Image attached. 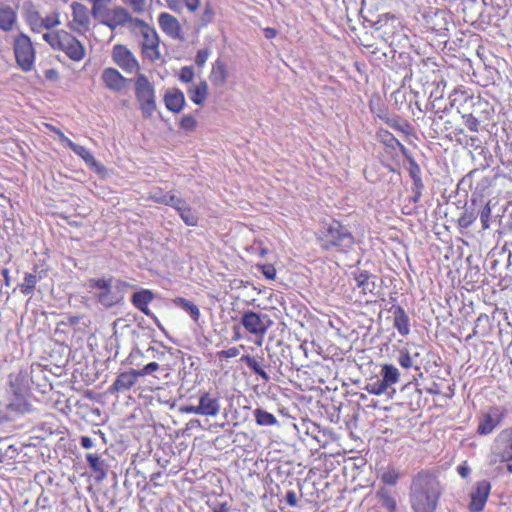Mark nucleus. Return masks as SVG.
<instances>
[{
  "mask_svg": "<svg viewBox=\"0 0 512 512\" xmlns=\"http://www.w3.org/2000/svg\"><path fill=\"white\" fill-rule=\"evenodd\" d=\"M443 488L438 477L421 470L412 478L410 504L413 512H436Z\"/></svg>",
  "mask_w": 512,
  "mask_h": 512,
  "instance_id": "f257e3e1",
  "label": "nucleus"
},
{
  "mask_svg": "<svg viewBox=\"0 0 512 512\" xmlns=\"http://www.w3.org/2000/svg\"><path fill=\"white\" fill-rule=\"evenodd\" d=\"M43 39L52 50L62 52L73 62H81L87 56L85 44L66 30L44 33Z\"/></svg>",
  "mask_w": 512,
  "mask_h": 512,
  "instance_id": "f03ea898",
  "label": "nucleus"
},
{
  "mask_svg": "<svg viewBox=\"0 0 512 512\" xmlns=\"http://www.w3.org/2000/svg\"><path fill=\"white\" fill-rule=\"evenodd\" d=\"M317 240L324 251H344L345 247L354 243V236L340 221L333 219L322 223Z\"/></svg>",
  "mask_w": 512,
  "mask_h": 512,
  "instance_id": "7ed1b4c3",
  "label": "nucleus"
},
{
  "mask_svg": "<svg viewBox=\"0 0 512 512\" xmlns=\"http://www.w3.org/2000/svg\"><path fill=\"white\" fill-rule=\"evenodd\" d=\"M24 20L33 33H51L56 32L61 25L60 12L53 10L43 16L34 4H29L24 10Z\"/></svg>",
  "mask_w": 512,
  "mask_h": 512,
  "instance_id": "20e7f679",
  "label": "nucleus"
},
{
  "mask_svg": "<svg viewBox=\"0 0 512 512\" xmlns=\"http://www.w3.org/2000/svg\"><path fill=\"white\" fill-rule=\"evenodd\" d=\"M134 91L142 118L150 119L157 108L153 83L144 74H138L134 80Z\"/></svg>",
  "mask_w": 512,
  "mask_h": 512,
  "instance_id": "39448f33",
  "label": "nucleus"
},
{
  "mask_svg": "<svg viewBox=\"0 0 512 512\" xmlns=\"http://www.w3.org/2000/svg\"><path fill=\"white\" fill-rule=\"evenodd\" d=\"M240 322L245 331L254 336V343L259 347L263 345L265 336L273 324L268 315H261L251 310L243 312Z\"/></svg>",
  "mask_w": 512,
  "mask_h": 512,
  "instance_id": "423d86ee",
  "label": "nucleus"
},
{
  "mask_svg": "<svg viewBox=\"0 0 512 512\" xmlns=\"http://www.w3.org/2000/svg\"><path fill=\"white\" fill-rule=\"evenodd\" d=\"M13 52L18 67L29 72L33 69L36 51L31 38L25 33H18L13 38Z\"/></svg>",
  "mask_w": 512,
  "mask_h": 512,
  "instance_id": "0eeeda50",
  "label": "nucleus"
},
{
  "mask_svg": "<svg viewBox=\"0 0 512 512\" xmlns=\"http://www.w3.org/2000/svg\"><path fill=\"white\" fill-rule=\"evenodd\" d=\"M455 97L453 99L454 104L461 101L466 107H471L470 113L479 121V123L490 120L493 115V108L490 107L489 102L480 97L475 98L473 95H469L463 89H455Z\"/></svg>",
  "mask_w": 512,
  "mask_h": 512,
  "instance_id": "6e6552de",
  "label": "nucleus"
},
{
  "mask_svg": "<svg viewBox=\"0 0 512 512\" xmlns=\"http://www.w3.org/2000/svg\"><path fill=\"white\" fill-rule=\"evenodd\" d=\"M220 411V398L207 392V390H200L198 405H190L183 408V412L207 417H215Z\"/></svg>",
  "mask_w": 512,
  "mask_h": 512,
  "instance_id": "1a4fd4ad",
  "label": "nucleus"
},
{
  "mask_svg": "<svg viewBox=\"0 0 512 512\" xmlns=\"http://www.w3.org/2000/svg\"><path fill=\"white\" fill-rule=\"evenodd\" d=\"M52 130L58 136L59 141L81 157L88 167L94 170L97 174H103L105 172V167L97 162L95 156L89 149L70 140L58 128L52 127Z\"/></svg>",
  "mask_w": 512,
  "mask_h": 512,
  "instance_id": "9d476101",
  "label": "nucleus"
},
{
  "mask_svg": "<svg viewBox=\"0 0 512 512\" xmlns=\"http://www.w3.org/2000/svg\"><path fill=\"white\" fill-rule=\"evenodd\" d=\"M507 417V409L503 406H491L478 420L477 433L488 435L492 433Z\"/></svg>",
  "mask_w": 512,
  "mask_h": 512,
  "instance_id": "9b49d317",
  "label": "nucleus"
},
{
  "mask_svg": "<svg viewBox=\"0 0 512 512\" xmlns=\"http://www.w3.org/2000/svg\"><path fill=\"white\" fill-rule=\"evenodd\" d=\"M113 278H92L88 281L90 288L98 290L96 294V301L106 308H111L117 305L116 294H113L112 288Z\"/></svg>",
  "mask_w": 512,
  "mask_h": 512,
  "instance_id": "f8f14e48",
  "label": "nucleus"
},
{
  "mask_svg": "<svg viewBox=\"0 0 512 512\" xmlns=\"http://www.w3.org/2000/svg\"><path fill=\"white\" fill-rule=\"evenodd\" d=\"M111 56L113 61L126 73H138V71L141 69V66H139V60L125 45H114L112 48Z\"/></svg>",
  "mask_w": 512,
  "mask_h": 512,
  "instance_id": "ddd939ff",
  "label": "nucleus"
},
{
  "mask_svg": "<svg viewBox=\"0 0 512 512\" xmlns=\"http://www.w3.org/2000/svg\"><path fill=\"white\" fill-rule=\"evenodd\" d=\"M492 484L487 479L479 480L470 493L468 509L470 512H482L491 494Z\"/></svg>",
  "mask_w": 512,
  "mask_h": 512,
  "instance_id": "4468645a",
  "label": "nucleus"
},
{
  "mask_svg": "<svg viewBox=\"0 0 512 512\" xmlns=\"http://www.w3.org/2000/svg\"><path fill=\"white\" fill-rule=\"evenodd\" d=\"M72 19L68 26L71 31L84 34L86 33L91 24L90 12L87 6L79 2L71 4Z\"/></svg>",
  "mask_w": 512,
  "mask_h": 512,
  "instance_id": "2eb2a0df",
  "label": "nucleus"
},
{
  "mask_svg": "<svg viewBox=\"0 0 512 512\" xmlns=\"http://www.w3.org/2000/svg\"><path fill=\"white\" fill-rule=\"evenodd\" d=\"M160 30L169 38L175 40L184 39V31L177 17L169 12H161L158 15Z\"/></svg>",
  "mask_w": 512,
  "mask_h": 512,
  "instance_id": "dca6fc26",
  "label": "nucleus"
},
{
  "mask_svg": "<svg viewBox=\"0 0 512 512\" xmlns=\"http://www.w3.org/2000/svg\"><path fill=\"white\" fill-rule=\"evenodd\" d=\"M140 51H142L143 56L150 61L160 59L159 37L153 27L147 30L143 38H140Z\"/></svg>",
  "mask_w": 512,
  "mask_h": 512,
  "instance_id": "f3484780",
  "label": "nucleus"
},
{
  "mask_svg": "<svg viewBox=\"0 0 512 512\" xmlns=\"http://www.w3.org/2000/svg\"><path fill=\"white\" fill-rule=\"evenodd\" d=\"M18 25V7L7 3L0 4V31L12 32Z\"/></svg>",
  "mask_w": 512,
  "mask_h": 512,
  "instance_id": "a211bd4d",
  "label": "nucleus"
},
{
  "mask_svg": "<svg viewBox=\"0 0 512 512\" xmlns=\"http://www.w3.org/2000/svg\"><path fill=\"white\" fill-rule=\"evenodd\" d=\"M138 381L136 369L124 371L118 374L114 382L109 386L108 392L111 395L121 393V391H129Z\"/></svg>",
  "mask_w": 512,
  "mask_h": 512,
  "instance_id": "6ab92c4d",
  "label": "nucleus"
},
{
  "mask_svg": "<svg viewBox=\"0 0 512 512\" xmlns=\"http://www.w3.org/2000/svg\"><path fill=\"white\" fill-rule=\"evenodd\" d=\"M101 81L107 89L113 92L122 91L129 82L127 78L114 68L104 69L101 73Z\"/></svg>",
  "mask_w": 512,
  "mask_h": 512,
  "instance_id": "aec40b11",
  "label": "nucleus"
},
{
  "mask_svg": "<svg viewBox=\"0 0 512 512\" xmlns=\"http://www.w3.org/2000/svg\"><path fill=\"white\" fill-rule=\"evenodd\" d=\"M163 101L169 111L172 113H181L185 107V94L179 88H170L165 92Z\"/></svg>",
  "mask_w": 512,
  "mask_h": 512,
  "instance_id": "412c9836",
  "label": "nucleus"
},
{
  "mask_svg": "<svg viewBox=\"0 0 512 512\" xmlns=\"http://www.w3.org/2000/svg\"><path fill=\"white\" fill-rule=\"evenodd\" d=\"M229 78L228 66L222 59H216L211 67L209 75L210 82L216 87H222L227 84Z\"/></svg>",
  "mask_w": 512,
  "mask_h": 512,
  "instance_id": "4be33fe9",
  "label": "nucleus"
},
{
  "mask_svg": "<svg viewBox=\"0 0 512 512\" xmlns=\"http://www.w3.org/2000/svg\"><path fill=\"white\" fill-rule=\"evenodd\" d=\"M132 19L133 16L128 10L118 6L112 9L106 24L111 29H116L117 27L128 28L132 22Z\"/></svg>",
  "mask_w": 512,
  "mask_h": 512,
  "instance_id": "5701e85b",
  "label": "nucleus"
},
{
  "mask_svg": "<svg viewBox=\"0 0 512 512\" xmlns=\"http://www.w3.org/2000/svg\"><path fill=\"white\" fill-rule=\"evenodd\" d=\"M172 208L179 213L184 224L188 226H196L198 224L197 215L193 212L184 198L177 196L174 204H172Z\"/></svg>",
  "mask_w": 512,
  "mask_h": 512,
  "instance_id": "b1692460",
  "label": "nucleus"
},
{
  "mask_svg": "<svg viewBox=\"0 0 512 512\" xmlns=\"http://www.w3.org/2000/svg\"><path fill=\"white\" fill-rule=\"evenodd\" d=\"M186 93H188L190 101L195 105L202 106L208 98L209 86L205 80H201L197 84L188 87Z\"/></svg>",
  "mask_w": 512,
  "mask_h": 512,
  "instance_id": "393cba45",
  "label": "nucleus"
},
{
  "mask_svg": "<svg viewBox=\"0 0 512 512\" xmlns=\"http://www.w3.org/2000/svg\"><path fill=\"white\" fill-rule=\"evenodd\" d=\"M393 326L402 336H407L411 331L410 318L402 306L393 307Z\"/></svg>",
  "mask_w": 512,
  "mask_h": 512,
  "instance_id": "a878e982",
  "label": "nucleus"
},
{
  "mask_svg": "<svg viewBox=\"0 0 512 512\" xmlns=\"http://www.w3.org/2000/svg\"><path fill=\"white\" fill-rule=\"evenodd\" d=\"M154 299V293L149 289H140L135 292L131 298V302L135 308L145 315H150L149 304Z\"/></svg>",
  "mask_w": 512,
  "mask_h": 512,
  "instance_id": "bb28decb",
  "label": "nucleus"
},
{
  "mask_svg": "<svg viewBox=\"0 0 512 512\" xmlns=\"http://www.w3.org/2000/svg\"><path fill=\"white\" fill-rule=\"evenodd\" d=\"M376 137L385 147L395 150L399 149L403 155L407 157L408 149L403 145L391 132L386 129H379L376 132Z\"/></svg>",
  "mask_w": 512,
  "mask_h": 512,
  "instance_id": "cd10ccee",
  "label": "nucleus"
},
{
  "mask_svg": "<svg viewBox=\"0 0 512 512\" xmlns=\"http://www.w3.org/2000/svg\"><path fill=\"white\" fill-rule=\"evenodd\" d=\"M353 279L356 283L355 288L360 289L364 295L372 293L375 289V283L371 279V274L367 270H358L353 272Z\"/></svg>",
  "mask_w": 512,
  "mask_h": 512,
  "instance_id": "c85d7f7f",
  "label": "nucleus"
},
{
  "mask_svg": "<svg viewBox=\"0 0 512 512\" xmlns=\"http://www.w3.org/2000/svg\"><path fill=\"white\" fill-rule=\"evenodd\" d=\"M43 274H46V272L44 270L38 272L37 268H35L34 273H26L23 282L19 284L21 293L24 295L33 293L37 283L44 277Z\"/></svg>",
  "mask_w": 512,
  "mask_h": 512,
  "instance_id": "c756f323",
  "label": "nucleus"
},
{
  "mask_svg": "<svg viewBox=\"0 0 512 512\" xmlns=\"http://www.w3.org/2000/svg\"><path fill=\"white\" fill-rule=\"evenodd\" d=\"M10 386L13 390V394L15 399L9 403L8 409L17 413H27L31 410L30 403L23 397L21 390L19 387H14L13 383H10Z\"/></svg>",
  "mask_w": 512,
  "mask_h": 512,
  "instance_id": "7c9ffc66",
  "label": "nucleus"
},
{
  "mask_svg": "<svg viewBox=\"0 0 512 512\" xmlns=\"http://www.w3.org/2000/svg\"><path fill=\"white\" fill-rule=\"evenodd\" d=\"M379 118L387 124L389 127L402 132L405 135H412L413 133V126L407 121L399 116H379Z\"/></svg>",
  "mask_w": 512,
  "mask_h": 512,
  "instance_id": "2f4dec72",
  "label": "nucleus"
},
{
  "mask_svg": "<svg viewBox=\"0 0 512 512\" xmlns=\"http://www.w3.org/2000/svg\"><path fill=\"white\" fill-rule=\"evenodd\" d=\"M172 302L175 306L184 310L194 322L199 321L201 316L199 308L191 301L187 300V298L177 296L176 298H173Z\"/></svg>",
  "mask_w": 512,
  "mask_h": 512,
  "instance_id": "473e14b6",
  "label": "nucleus"
},
{
  "mask_svg": "<svg viewBox=\"0 0 512 512\" xmlns=\"http://www.w3.org/2000/svg\"><path fill=\"white\" fill-rule=\"evenodd\" d=\"M176 197L177 196L172 192H164V190L161 187H156L148 195L149 200H152L158 203L159 205H168L169 207H172V205H174Z\"/></svg>",
  "mask_w": 512,
  "mask_h": 512,
  "instance_id": "72a5a7b5",
  "label": "nucleus"
},
{
  "mask_svg": "<svg viewBox=\"0 0 512 512\" xmlns=\"http://www.w3.org/2000/svg\"><path fill=\"white\" fill-rule=\"evenodd\" d=\"M86 460L92 469L96 480H103L106 477L104 461L97 454L93 453H88L86 455Z\"/></svg>",
  "mask_w": 512,
  "mask_h": 512,
  "instance_id": "f704fd0d",
  "label": "nucleus"
},
{
  "mask_svg": "<svg viewBox=\"0 0 512 512\" xmlns=\"http://www.w3.org/2000/svg\"><path fill=\"white\" fill-rule=\"evenodd\" d=\"M504 433H506V444H504V448L499 455L501 461L507 464V471L512 473V427L504 430Z\"/></svg>",
  "mask_w": 512,
  "mask_h": 512,
  "instance_id": "c9c22d12",
  "label": "nucleus"
},
{
  "mask_svg": "<svg viewBox=\"0 0 512 512\" xmlns=\"http://www.w3.org/2000/svg\"><path fill=\"white\" fill-rule=\"evenodd\" d=\"M458 112L461 116L464 126L468 129V131L473 133L479 131L481 123H479V121L470 112L467 111V107L461 102L458 106Z\"/></svg>",
  "mask_w": 512,
  "mask_h": 512,
  "instance_id": "e433bc0d",
  "label": "nucleus"
},
{
  "mask_svg": "<svg viewBox=\"0 0 512 512\" xmlns=\"http://www.w3.org/2000/svg\"><path fill=\"white\" fill-rule=\"evenodd\" d=\"M381 380L390 387L400 380L399 370L391 364H383L381 366Z\"/></svg>",
  "mask_w": 512,
  "mask_h": 512,
  "instance_id": "4c0bfd02",
  "label": "nucleus"
},
{
  "mask_svg": "<svg viewBox=\"0 0 512 512\" xmlns=\"http://www.w3.org/2000/svg\"><path fill=\"white\" fill-rule=\"evenodd\" d=\"M201 0H165L167 6L173 11H181L185 6L189 12H195Z\"/></svg>",
  "mask_w": 512,
  "mask_h": 512,
  "instance_id": "58836bf2",
  "label": "nucleus"
},
{
  "mask_svg": "<svg viewBox=\"0 0 512 512\" xmlns=\"http://www.w3.org/2000/svg\"><path fill=\"white\" fill-rule=\"evenodd\" d=\"M215 19V10L211 3L207 2L204 5L203 10L197 17L198 28H204L213 23Z\"/></svg>",
  "mask_w": 512,
  "mask_h": 512,
  "instance_id": "ea45409f",
  "label": "nucleus"
},
{
  "mask_svg": "<svg viewBox=\"0 0 512 512\" xmlns=\"http://www.w3.org/2000/svg\"><path fill=\"white\" fill-rule=\"evenodd\" d=\"M376 497L380 501L382 507L389 512H394L397 509V501L387 489L381 488L377 492Z\"/></svg>",
  "mask_w": 512,
  "mask_h": 512,
  "instance_id": "a19ab883",
  "label": "nucleus"
},
{
  "mask_svg": "<svg viewBox=\"0 0 512 512\" xmlns=\"http://www.w3.org/2000/svg\"><path fill=\"white\" fill-rule=\"evenodd\" d=\"M253 414L256 423L260 426H273L279 423L277 417L274 414L263 409L257 408L254 410Z\"/></svg>",
  "mask_w": 512,
  "mask_h": 512,
  "instance_id": "79ce46f5",
  "label": "nucleus"
},
{
  "mask_svg": "<svg viewBox=\"0 0 512 512\" xmlns=\"http://www.w3.org/2000/svg\"><path fill=\"white\" fill-rule=\"evenodd\" d=\"M400 477V471L391 465L385 467L380 475V479L385 485H396Z\"/></svg>",
  "mask_w": 512,
  "mask_h": 512,
  "instance_id": "37998d69",
  "label": "nucleus"
},
{
  "mask_svg": "<svg viewBox=\"0 0 512 512\" xmlns=\"http://www.w3.org/2000/svg\"><path fill=\"white\" fill-rule=\"evenodd\" d=\"M241 361L244 362L256 375L260 376L263 380L268 381L270 379L267 372L261 367L260 363L251 356H242Z\"/></svg>",
  "mask_w": 512,
  "mask_h": 512,
  "instance_id": "c03bdc74",
  "label": "nucleus"
},
{
  "mask_svg": "<svg viewBox=\"0 0 512 512\" xmlns=\"http://www.w3.org/2000/svg\"><path fill=\"white\" fill-rule=\"evenodd\" d=\"M132 287L133 286L129 282L122 279H116L115 281H113V294H116L117 304H120L122 302L125 293Z\"/></svg>",
  "mask_w": 512,
  "mask_h": 512,
  "instance_id": "a18cd8bd",
  "label": "nucleus"
},
{
  "mask_svg": "<svg viewBox=\"0 0 512 512\" xmlns=\"http://www.w3.org/2000/svg\"><path fill=\"white\" fill-rule=\"evenodd\" d=\"M478 212L473 209H465L458 219V226L460 229L470 227L477 219Z\"/></svg>",
  "mask_w": 512,
  "mask_h": 512,
  "instance_id": "49530a36",
  "label": "nucleus"
},
{
  "mask_svg": "<svg viewBox=\"0 0 512 512\" xmlns=\"http://www.w3.org/2000/svg\"><path fill=\"white\" fill-rule=\"evenodd\" d=\"M151 26L139 18H133L128 30L136 37L143 38L144 34Z\"/></svg>",
  "mask_w": 512,
  "mask_h": 512,
  "instance_id": "de8ad7c7",
  "label": "nucleus"
},
{
  "mask_svg": "<svg viewBox=\"0 0 512 512\" xmlns=\"http://www.w3.org/2000/svg\"><path fill=\"white\" fill-rule=\"evenodd\" d=\"M388 386L381 380L370 382L366 385V391L371 395L380 396L387 391Z\"/></svg>",
  "mask_w": 512,
  "mask_h": 512,
  "instance_id": "09e8293b",
  "label": "nucleus"
},
{
  "mask_svg": "<svg viewBox=\"0 0 512 512\" xmlns=\"http://www.w3.org/2000/svg\"><path fill=\"white\" fill-rule=\"evenodd\" d=\"M179 127L184 131H194L197 127V121L191 115H184L180 120Z\"/></svg>",
  "mask_w": 512,
  "mask_h": 512,
  "instance_id": "8fccbe9b",
  "label": "nucleus"
},
{
  "mask_svg": "<svg viewBox=\"0 0 512 512\" xmlns=\"http://www.w3.org/2000/svg\"><path fill=\"white\" fill-rule=\"evenodd\" d=\"M194 69L193 66H183L179 72L178 79L182 83H190L194 79Z\"/></svg>",
  "mask_w": 512,
  "mask_h": 512,
  "instance_id": "3c124183",
  "label": "nucleus"
},
{
  "mask_svg": "<svg viewBox=\"0 0 512 512\" xmlns=\"http://www.w3.org/2000/svg\"><path fill=\"white\" fill-rule=\"evenodd\" d=\"M491 214H492V211H491V208L489 206V204H486L480 213H478L479 217H480V221H481V224H482V229L483 230H486L490 227V219H491Z\"/></svg>",
  "mask_w": 512,
  "mask_h": 512,
  "instance_id": "603ef678",
  "label": "nucleus"
},
{
  "mask_svg": "<svg viewBox=\"0 0 512 512\" xmlns=\"http://www.w3.org/2000/svg\"><path fill=\"white\" fill-rule=\"evenodd\" d=\"M398 363L405 369H410L413 367V358L411 357L409 351L403 350L400 352Z\"/></svg>",
  "mask_w": 512,
  "mask_h": 512,
  "instance_id": "864d4df0",
  "label": "nucleus"
},
{
  "mask_svg": "<svg viewBox=\"0 0 512 512\" xmlns=\"http://www.w3.org/2000/svg\"><path fill=\"white\" fill-rule=\"evenodd\" d=\"M263 275L270 280H274L277 276V270L274 265L272 264H263L257 266Z\"/></svg>",
  "mask_w": 512,
  "mask_h": 512,
  "instance_id": "5fc2aeb1",
  "label": "nucleus"
},
{
  "mask_svg": "<svg viewBox=\"0 0 512 512\" xmlns=\"http://www.w3.org/2000/svg\"><path fill=\"white\" fill-rule=\"evenodd\" d=\"M209 55L210 50L208 48L199 49L195 55L194 61L199 67H204Z\"/></svg>",
  "mask_w": 512,
  "mask_h": 512,
  "instance_id": "6e6d98bb",
  "label": "nucleus"
},
{
  "mask_svg": "<svg viewBox=\"0 0 512 512\" xmlns=\"http://www.w3.org/2000/svg\"><path fill=\"white\" fill-rule=\"evenodd\" d=\"M123 2L136 13H143L146 5V0H123Z\"/></svg>",
  "mask_w": 512,
  "mask_h": 512,
  "instance_id": "4d7b16f0",
  "label": "nucleus"
},
{
  "mask_svg": "<svg viewBox=\"0 0 512 512\" xmlns=\"http://www.w3.org/2000/svg\"><path fill=\"white\" fill-rule=\"evenodd\" d=\"M159 369V365L156 362H150L143 366L141 369L136 370L138 377L151 374Z\"/></svg>",
  "mask_w": 512,
  "mask_h": 512,
  "instance_id": "13d9d810",
  "label": "nucleus"
},
{
  "mask_svg": "<svg viewBox=\"0 0 512 512\" xmlns=\"http://www.w3.org/2000/svg\"><path fill=\"white\" fill-rule=\"evenodd\" d=\"M239 353H240V351H239L238 348L232 347L230 349L218 352L217 355H218V357L220 359H222V358H227L228 359V358H235V357H237L239 355Z\"/></svg>",
  "mask_w": 512,
  "mask_h": 512,
  "instance_id": "bf43d9fd",
  "label": "nucleus"
},
{
  "mask_svg": "<svg viewBox=\"0 0 512 512\" xmlns=\"http://www.w3.org/2000/svg\"><path fill=\"white\" fill-rule=\"evenodd\" d=\"M420 174H421V172H420L419 166L417 165V163L415 162V160L413 158H410V176H411L412 181H415L416 179H420L421 178Z\"/></svg>",
  "mask_w": 512,
  "mask_h": 512,
  "instance_id": "052dcab7",
  "label": "nucleus"
},
{
  "mask_svg": "<svg viewBox=\"0 0 512 512\" xmlns=\"http://www.w3.org/2000/svg\"><path fill=\"white\" fill-rule=\"evenodd\" d=\"M285 501L286 503L291 507H296L298 504V499L295 491L290 490L287 491L285 494Z\"/></svg>",
  "mask_w": 512,
  "mask_h": 512,
  "instance_id": "680f3d73",
  "label": "nucleus"
},
{
  "mask_svg": "<svg viewBox=\"0 0 512 512\" xmlns=\"http://www.w3.org/2000/svg\"><path fill=\"white\" fill-rule=\"evenodd\" d=\"M90 1L92 4H93V13L94 14H97L98 10L101 8V7H104L106 6L110 0H88Z\"/></svg>",
  "mask_w": 512,
  "mask_h": 512,
  "instance_id": "e2e57ef3",
  "label": "nucleus"
},
{
  "mask_svg": "<svg viewBox=\"0 0 512 512\" xmlns=\"http://www.w3.org/2000/svg\"><path fill=\"white\" fill-rule=\"evenodd\" d=\"M457 471L462 478H466L470 474V468L467 465V462L464 461L463 463L458 465Z\"/></svg>",
  "mask_w": 512,
  "mask_h": 512,
  "instance_id": "0e129e2a",
  "label": "nucleus"
},
{
  "mask_svg": "<svg viewBox=\"0 0 512 512\" xmlns=\"http://www.w3.org/2000/svg\"><path fill=\"white\" fill-rule=\"evenodd\" d=\"M44 75L48 81H56L59 78V73L56 69H48L44 72Z\"/></svg>",
  "mask_w": 512,
  "mask_h": 512,
  "instance_id": "69168bd1",
  "label": "nucleus"
},
{
  "mask_svg": "<svg viewBox=\"0 0 512 512\" xmlns=\"http://www.w3.org/2000/svg\"><path fill=\"white\" fill-rule=\"evenodd\" d=\"M229 504L227 502L216 504L212 507L213 512H229Z\"/></svg>",
  "mask_w": 512,
  "mask_h": 512,
  "instance_id": "338daca9",
  "label": "nucleus"
},
{
  "mask_svg": "<svg viewBox=\"0 0 512 512\" xmlns=\"http://www.w3.org/2000/svg\"><path fill=\"white\" fill-rule=\"evenodd\" d=\"M412 182H414V190H416V197H414V200L417 201L421 195V190L423 189V183H422L421 178L416 179L415 181H412Z\"/></svg>",
  "mask_w": 512,
  "mask_h": 512,
  "instance_id": "774afa93",
  "label": "nucleus"
}]
</instances>
